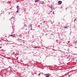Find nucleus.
Instances as JSON below:
<instances>
[{"instance_id":"1","label":"nucleus","mask_w":77,"mask_h":77,"mask_svg":"<svg viewBox=\"0 0 77 77\" xmlns=\"http://www.w3.org/2000/svg\"><path fill=\"white\" fill-rule=\"evenodd\" d=\"M63 64V61L62 60L60 62H59L58 64H57V65L58 66H59V65H62V64Z\"/></svg>"},{"instance_id":"2","label":"nucleus","mask_w":77,"mask_h":77,"mask_svg":"<svg viewBox=\"0 0 77 77\" xmlns=\"http://www.w3.org/2000/svg\"><path fill=\"white\" fill-rule=\"evenodd\" d=\"M62 1H59L58 2V5H61V4H62Z\"/></svg>"},{"instance_id":"3","label":"nucleus","mask_w":77,"mask_h":77,"mask_svg":"<svg viewBox=\"0 0 77 77\" xmlns=\"http://www.w3.org/2000/svg\"><path fill=\"white\" fill-rule=\"evenodd\" d=\"M72 60V59H71V58H67V59H66L67 60L69 61V60Z\"/></svg>"},{"instance_id":"4","label":"nucleus","mask_w":77,"mask_h":77,"mask_svg":"<svg viewBox=\"0 0 77 77\" xmlns=\"http://www.w3.org/2000/svg\"><path fill=\"white\" fill-rule=\"evenodd\" d=\"M17 10H20V7H19V6H17Z\"/></svg>"},{"instance_id":"5","label":"nucleus","mask_w":77,"mask_h":77,"mask_svg":"<svg viewBox=\"0 0 77 77\" xmlns=\"http://www.w3.org/2000/svg\"><path fill=\"white\" fill-rule=\"evenodd\" d=\"M35 3H37V2H39V0H36L35 1Z\"/></svg>"},{"instance_id":"6","label":"nucleus","mask_w":77,"mask_h":77,"mask_svg":"<svg viewBox=\"0 0 77 77\" xmlns=\"http://www.w3.org/2000/svg\"><path fill=\"white\" fill-rule=\"evenodd\" d=\"M19 37L20 38H22V35L21 34H20L19 35Z\"/></svg>"},{"instance_id":"7","label":"nucleus","mask_w":77,"mask_h":77,"mask_svg":"<svg viewBox=\"0 0 77 77\" xmlns=\"http://www.w3.org/2000/svg\"><path fill=\"white\" fill-rule=\"evenodd\" d=\"M17 40L18 41H21V40H22V39H20L19 38V39H17Z\"/></svg>"},{"instance_id":"8","label":"nucleus","mask_w":77,"mask_h":77,"mask_svg":"<svg viewBox=\"0 0 77 77\" xmlns=\"http://www.w3.org/2000/svg\"><path fill=\"white\" fill-rule=\"evenodd\" d=\"M11 36H12V37H14V36H14V35H10Z\"/></svg>"},{"instance_id":"9","label":"nucleus","mask_w":77,"mask_h":77,"mask_svg":"<svg viewBox=\"0 0 77 77\" xmlns=\"http://www.w3.org/2000/svg\"><path fill=\"white\" fill-rule=\"evenodd\" d=\"M51 9H52L53 8V5H51Z\"/></svg>"},{"instance_id":"10","label":"nucleus","mask_w":77,"mask_h":77,"mask_svg":"<svg viewBox=\"0 0 77 77\" xmlns=\"http://www.w3.org/2000/svg\"><path fill=\"white\" fill-rule=\"evenodd\" d=\"M41 2V4H43V3H44V2L42 1Z\"/></svg>"},{"instance_id":"11","label":"nucleus","mask_w":77,"mask_h":77,"mask_svg":"<svg viewBox=\"0 0 77 77\" xmlns=\"http://www.w3.org/2000/svg\"><path fill=\"white\" fill-rule=\"evenodd\" d=\"M50 77V75H48L46 76L45 77Z\"/></svg>"},{"instance_id":"12","label":"nucleus","mask_w":77,"mask_h":77,"mask_svg":"<svg viewBox=\"0 0 77 77\" xmlns=\"http://www.w3.org/2000/svg\"><path fill=\"white\" fill-rule=\"evenodd\" d=\"M16 12L17 13H18V10H17V11H16Z\"/></svg>"},{"instance_id":"13","label":"nucleus","mask_w":77,"mask_h":77,"mask_svg":"<svg viewBox=\"0 0 77 77\" xmlns=\"http://www.w3.org/2000/svg\"><path fill=\"white\" fill-rule=\"evenodd\" d=\"M24 26H25L26 27H27V26H26V24H24Z\"/></svg>"},{"instance_id":"14","label":"nucleus","mask_w":77,"mask_h":77,"mask_svg":"<svg viewBox=\"0 0 77 77\" xmlns=\"http://www.w3.org/2000/svg\"><path fill=\"white\" fill-rule=\"evenodd\" d=\"M46 75H50L48 74V73L46 74Z\"/></svg>"},{"instance_id":"15","label":"nucleus","mask_w":77,"mask_h":77,"mask_svg":"<svg viewBox=\"0 0 77 77\" xmlns=\"http://www.w3.org/2000/svg\"><path fill=\"white\" fill-rule=\"evenodd\" d=\"M53 22H54V21H53V22H51V23L52 24H53Z\"/></svg>"},{"instance_id":"16","label":"nucleus","mask_w":77,"mask_h":77,"mask_svg":"<svg viewBox=\"0 0 77 77\" xmlns=\"http://www.w3.org/2000/svg\"><path fill=\"white\" fill-rule=\"evenodd\" d=\"M39 4H41V3L40 2H39Z\"/></svg>"},{"instance_id":"17","label":"nucleus","mask_w":77,"mask_h":77,"mask_svg":"<svg viewBox=\"0 0 77 77\" xmlns=\"http://www.w3.org/2000/svg\"><path fill=\"white\" fill-rule=\"evenodd\" d=\"M54 11L53 12V14H54Z\"/></svg>"},{"instance_id":"18","label":"nucleus","mask_w":77,"mask_h":77,"mask_svg":"<svg viewBox=\"0 0 77 77\" xmlns=\"http://www.w3.org/2000/svg\"><path fill=\"white\" fill-rule=\"evenodd\" d=\"M69 42H70V41H68V43H69Z\"/></svg>"},{"instance_id":"19","label":"nucleus","mask_w":77,"mask_h":77,"mask_svg":"<svg viewBox=\"0 0 77 77\" xmlns=\"http://www.w3.org/2000/svg\"><path fill=\"white\" fill-rule=\"evenodd\" d=\"M32 28H31L30 30H32Z\"/></svg>"},{"instance_id":"20","label":"nucleus","mask_w":77,"mask_h":77,"mask_svg":"<svg viewBox=\"0 0 77 77\" xmlns=\"http://www.w3.org/2000/svg\"><path fill=\"white\" fill-rule=\"evenodd\" d=\"M44 75H46V74H44Z\"/></svg>"},{"instance_id":"21","label":"nucleus","mask_w":77,"mask_h":77,"mask_svg":"<svg viewBox=\"0 0 77 77\" xmlns=\"http://www.w3.org/2000/svg\"><path fill=\"white\" fill-rule=\"evenodd\" d=\"M75 20H74V22H75Z\"/></svg>"},{"instance_id":"22","label":"nucleus","mask_w":77,"mask_h":77,"mask_svg":"<svg viewBox=\"0 0 77 77\" xmlns=\"http://www.w3.org/2000/svg\"><path fill=\"white\" fill-rule=\"evenodd\" d=\"M32 27V25H31L30 26V27Z\"/></svg>"},{"instance_id":"23","label":"nucleus","mask_w":77,"mask_h":77,"mask_svg":"<svg viewBox=\"0 0 77 77\" xmlns=\"http://www.w3.org/2000/svg\"><path fill=\"white\" fill-rule=\"evenodd\" d=\"M76 42H77V41H76V42H75V43H76Z\"/></svg>"},{"instance_id":"24","label":"nucleus","mask_w":77,"mask_h":77,"mask_svg":"<svg viewBox=\"0 0 77 77\" xmlns=\"http://www.w3.org/2000/svg\"><path fill=\"white\" fill-rule=\"evenodd\" d=\"M24 38H24V37L23 38V39H24Z\"/></svg>"},{"instance_id":"25","label":"nucleus","mask_w":77,"mask_h":77,"mask_svg":"<svg viewBox=\"0 0 77 77\" xmlns=\"http://www.w3.org/2000/svg\"><path fill=\"white\" fill-rule=\"evenodd\" d=\"M56 41H57V40H56Z\"/></svg>"},{"instance_id":"26","label":"nucleus","mask_w":77,"mask_h":77,"mask_svg":"<svg viewBox=\"0 0 77 77\" xmlns=\"http://www.w3.org/2000/svg\"><path fill=\"white\" fill-rule=\"evenodd\" d=\"M9 14H10V13H9Z\"/></svg>"},{"instance_id":"27","label":"nucleus","mask_w":77,"mask_h":77,"mask_svg":"<svg viewBox=\"0 0 77 77\" xmlns=\"http://www.w3.org/2000/svg\"><path fill=\"white\" fill-rule=\"evenodd\" d=\"M51 12H52V11H51Z\"/></svg>"},{"instance_id":"28","label":"nucleus","mask_w":77,"mask_h":77,"mask_svg":"<svg viewBox=\"0 0 77 77\" xmlns=\"http://www.w3.org/2000/svg\"><path fill=\"white\" fill-rule=\"evenodd\" d=\"M19 15H21V14H20H20H19Z\"/></svg>"},{"instance_id":"29","label":"nucleus","mask_w":77,"mask_h":77,"mask_svg":"<svg viewBox=\"0 0 77 77\" xmlns=\"http://www.w3.org/2000/svg\"><path fill=\"white\" fill-rule=\"evenodd\" d=\"M27 29H26V30H27Z\"/></svg>"},{"instance_id":"30","label":"nucleus","mask_w":77,"mask_h":77,"mask_svg":"<svg viewBox=\"0 0 77 77\" xmlns=\"http://www.w3.org/2000/svg\"><path fill=\"white\" fill-rule=\"evenodd\" d=\"M23 42V43H24V42Z\"/></svg>"},{"instance_id":"31","label":"nucleus","mask_w":77,"mask_h":77,"mask_svg":"<svg viewBox=\"0 0 77 77\" xmlns=\"http://www.w3.org/2000/svg\"><path fill=\"white\" fill-rule=\"evenodd\" d=\"M32 30H33V29H32Z\"/></svg>"},{"instance_id":"32","label":"nucleus","mask_w":77,"mask_h":77,"mask_svg":"<svg viewBox=\"0 0 77 77\" xmlns=\"http://www.w3.org/2000/svg\"><path fill=\"white\" fill-rule=\"evenodd\" d=\"M76 55H77V54H76Z\"/></svg>"},{"instance_id":"33","label":"nucleus","mask_w":77,"mask_h":77,"mask_svg":"<svg viewBox=\"0 0 77 77\" xmlns=\"http://www.w3.org/2000/svg\"><path fill=\"white\" fill-rule=\"evenodd\" d=\"M11 51H12V50H11Z\"/></svg>"}]
</instances>
